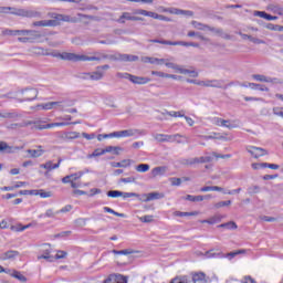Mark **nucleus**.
I'll use <instances>...</instances> for the list:
<instances>
[{
	"label": "nucleus",
	"instance_id": "f257e3e1",
	"mask_svg": "<svg viewBox=\"0 0 283 283\" xmlns=\"http://www.w3.org/2000/svg\"><path fill=\"white\" fill-rule=\"evenodd\" d=\"M0 14H14L15 17H27L28 19H36L41 17V12L27 9H17L14 7H0Z\"/></svg>",
	"mask_w": 283,
	"mask_h": 283
},
{
	"label": "nucleus",
	"instance_id": "f03ea898",
	"mask_svg": "<svg viewBox=\"0 0 283 283\" xmlns=\"http://www.w3.org/2000/svg\"><path fill=\"white\" fill-rule=\"evenodd\" d=\"M95 56H97V59H99V61H122L124 63H133L135 61H138V56L137 55H132V54H120V53H116V54H106L103 52H95L94 53Z\"/></svg>",
	"mask_w": 283,
	"mask_h": 283
},
{
	"label": "nucleus",
	"instance_id": "7ed1b4c3",
	"mask_svg": "<svg viewBox=\"0 0 283 283\" xmlns=\"http://www.w3.org/2000/svg\"><path fill=\"white\" fill-rule=\"evenodd\" d=\"M56 59H61V61H72L73 63H78V61H101L98 55L87 56V55H78L76 53H57L55 54Z\"/></svg>",
	"mask_w": 283,
	"mask_h": 283
},
{
	"label": "nucleus",
	"instance_id": "20e7f679",
	"mask_svg": "<svg viewBox=\"0 0 283 283\" xmlns=\"http://www.w3.org/2000/svg\"><path fill=\"white\" fill-rule=\"evenodd\" d=\"M55 21H64L65 23H81L83 19H87V15L83 13H77L75 17L65 15V14H56L54 17Z\"/></svg>",
	"mask_w": 283,
	"mask_h": 283
},
{
	"label": "nucleus",
	"instance_id": "39448f33",
	"mask_svg": "<svg viewBox=\"0 0 283 283\" xmlns=\"http://www.w3.org/2000/svg\"><path fill=\"white\" fill-rule=\"evenodd\" d=\"M137 134H143L139 129H126L113 132V138H132V136H137Z\"/></svg>",
	"mask_w": 283,
	"mask_h": 283
},
{
	"label": "nucleus",
	"instance_id": "423d86ee",
	"mask_svg": "<svg viewBox=\"0 0 283 283\" xmlns=\"http://www.w3.org/2000/svg\"><path fill=\"white\" fill-rule=\"evenodd\" d=\"M254 81H259V83H272V85H280L282 84L281 80L277 77H270L262 74H254L252 75Z\"/></svg>",
	"mask_w": 283,
	"mask_h": 283
},
{
	"label": "nucleus",
	"instance_id": "0eeeda50",
	"mask_svg": "<svg viewBox=\"0 0 283 283\" xmlns=\"http://www.w3.org/2000/svg\"><path fill=\"white\" fill-rule=\"evenodd\" d=\"M154 138L158 143H176V138H182V135H180V134H175V135L156 134L154 136Z\"/></svg>",
	"mask_w": 283,
	"mask_h": 283
},
{
	"label": "nucleus",
	"instance_id": "6e6552de",
	"mask_svg": "<svg viewBox=\"0 0 283 283\" xmlns=\"http://www.w3.org/2000/svg\"><path fill=\"white\" fill-rule=\"evenodd\" d=\"M247 151L248 154L252 155L253 158H262V156L269 155V151H266V149L256 146H248Z\"/></svg>",
	"mask_w": 283,
	"mask_h": 283
},
{
	"label": "nucleus",
	"instance_id": "1a4fd4ad",
	"mask_svg": "<svg viewBox=\"0 0 283 283\" xmlns=\"http://www.w3.org/2000/svg\"><path fill=\"white\" fill-rule=\"evenodd\" d=\"M21 94L23 99H21L20 103H23V101H35L39 96V91L36 88H24L21 91Z\"/></svg>",
	"mask_w": 283,
	"mask_h": 283
},
{
	"label": "nucleus",
	"instance_id": "9d476101",
	"mask_svg": "<svg viewBox=\"0 0 283 283\" xmlns=\"http://www.w3.org/2000/svg\"><path fill=\"white\" fill-rule=\"evenodd\" d=\"M103 76H105V73L98 69L95 72L82 74V78H84V81H101Z\"/></svg>",
	"mask_w": 283,
	"mask_h": 283
},
{
	"label": "nucleus",
	"instance_id": "9b49d317",
	"mask_svg": "<svg viewBox=\"0 0 283 283\" xmlns=\"http://www.w3.org/2000/svg\"><path fill=\"white\" fill-rule=\"evenodd\" d=\"M35 28H54L57 25L56 20H41L33 22Z\"/></svg>",
	"mask_w": 283,
	"mask_h": 283
},
{
	"label": "nucleus",
	"instance_id": "f8f14e48",
	"mask_svg": "<svg viewBox=\"0 0 283 283\" xmlns=\"http://www.w3.org/2000/svg\"><path fill=\"white\" fill-rule=\"evenodd\" d=\"M130 83H134V85H147V83H151V78L132 75Z\"/></svg>",
	"mask_w": 283,
	"mask_h": 283
},
{
	"label": "nucleus",
	"instance_id": "ddd939ff",
	"mask_svg": "<svg viewBox=\"0 0 283 283\" xmlns=\"http://www.w3.org/2000/svg\"><path fill=\"white\" fill-rule=\"evenodd\" d=\"M143 202H151V200H160L161 198H165V195L159 193V192H149V193H144Z\"/></svg>",
	"mask_w": 283,
	"mask_h": 283
},
{
	"label": "nucleus",
	"instance_id": "4468645a",
	"mask_svg": "<svg viewBox=\"0 0 283 283\" xmlns=\"http://www.w3.org/2000/svg\"><path fill=\"white\" fill-rule=\"evenodd\" d=\"M208 87H214L216 90H227V86H224V80H208Z\"/></svg>",
	"mask_w": 283,
	"mask_h": 283
},
{
	"label": "nucleus",
	"instance_id": "2eb2a0df",
	"mask_svg": "<svg viewBox=\"0 0 283 283\" xmlns=\"http://www.w3.org/2000/svg\"><path fill=\"white\" fill-rule=\"evenodd\" d=\"M27 154H29L30 158H41L45 150H43V146H38V149H28Z\"/></svg>",
	"mask_w": 283,
	"mask_h": 283
},
{
	"label": "nucleus",
	"instance_id": "dca6fc26",
	"mask_svg": "<svg viewBox=\"0 0 283 283\" xmlns=\"http://www.w3.org/2000/svg\"><path fill=\"white\" fill-rule=\"evenodd\" d=\"M19 113L17 112H7V111H2L0 112V118H7L9 120H14L15 118H19Z\"/></svg>",
	"mask_w": 283,
	"mask_h": 283
},
{
	"label": "nucleus",
	"instance_id": "f3484780",
	"mask_svg": "<svg viewBox=\"0 0 283 283\" xmlns=\"http://www.w3.org/2000/svg\"><path fill=\"white\" fill-rule=\"evenodd\" d=\"M192 283H207V275L202 272L196 273L191 279Z\"/></svg>",
	"mask_w": 283,
	"mask_h": 283
},
{
	"label": "nucleus",
	"instance_id": "a211bd4d",
	"mask_svg": "<svg viewBox=\"0 0 283 283\" xmlns=\"http://www.w3.org/2000/svg\"><path fill=\"white\" fill-rule=\"evenodd\" d=\"M153 177L157 178V176H165L167 174V166L155 167L151 170Z\"/></svg>",
	"mask_w": 283,
	"mask_h": 283
},
{
	"label": "nucleus",
	"instance_id": "6ab92c4d",
	"mask_svg": "<svg viewBox=\"0 0 283 283\" xmlns=\"http://www.w3.org/2000/svg\"><path fill=\"white\" fill-rule=\"evenodd\" d=\"M19 251L17 250H9L1 254L2 260H14V258H18Z\"/></svg>",
	"mask_w": 283,
	"mask_h": 283
},
{
	"label": "nucleus",
	"instance_id": "aec40b11",
	"mask_svg": "<svg viewBox=\"0 0 283 283\" xmlns=\"http://www.w3.org/2000/svg\"><path fill=\"white\" fill-rule=\"evenodd\" d=\"M14 151V147L8 145L6 142H0V153L2 154H12Z\"/></svg>",
	"mask_w": 283,
	"mask_h": 283
},
{
	"label": "nucleus",
	"instance_id": "412c9836",
	"mask_svg": "<svg viewBox=\"0 0 283 283\" xmlns=\"http://www.w3.org/2000/svg\"><path fill=\"white\" fill-rule=\"evenodd\" d=\"M114 255H134V253H138V251L133 249L126 250H113Z\"/></svg>",
	"mask_w": 283,
	"mask_h": 283
},
{
	"label": "nucleus",
	"instance_id": "4be33fe9",
	"mask_svg": "<svg viewBox=\"0 0 283 283\" xmlns=\"http://www.w3.org/2000/svg\"><path fill=\"white\" fill-rule=\"evenodd\" d=\"M172 45H182L184 48H200V44L195 42L174 41Z\"/></svg>",
	"mask_w": 283,
	"mask_h": 283
},
{
	"label": "nucleus",
	"instance_id": "5701e85b",
	"mask_svg": "<svg viewBox=\"0 0 283 283\" xmlns=\"http://www.w3.org/2000/svg\"><path fill=\"white\" fill-rule=\"evenodd\" d=\"M179 74H189L191 76V78H198V76H199L198 71L182 69V66L179 69Z\"/></svg>",
	"mask_w": 283,
	"mask_h": 283
},
{
	"label": "nucleus",
	"instance_id": "b1692460",
	"mask_svg": "<svg viewBox=\"0 0 283 283\" xmlns=\"http://www.w3.org/2000/svg\"><path fill=\"white\" fill-rule=\"evenodd\" d=\"M251 90H259V92H269V87L264 84L249 83Z\"/></svg>",
	"mask_w": 283,
	"mask_h": 283
},
{
	"label": "nucleus",
	"instance_id": "393cba45",
	"mask_svg": "<svg viewBox=\"0 0 283 283\" xmlns=\"http://www.w3.org/2000/svg\"><path fill=\"white\" fill-rule=\"evenodd\" d=\"M197 165H205V163H213V156L196 157Z\"/></svg>",
	"mask_w": 283,
	"mask_h": 283
},
{
	"label": "nucleus",
	"instance_id": "a878e982",
	"mask_svg": "<svg viewBox=\"0 0 283 283\" xmlns=\"http://www.w3.org/2000/svg\"><path fill=\"white\" fill-rule=\"evenodd\" d=\"M129 165H132V160L130 159H124V160L118 161V163H113L112 167L125 168V167H129Z\"/></svg>",
	"mask_w": 283,
	"mask_h": 283
},
{
	"label": "nucleus",
	"instance_id": "bb28decb",
	"mask_svg": "<svg viewBox=\"0 0 283 283\" xmlns=\"http://www.w3.org/2000/svg\"><path fill=\"white\" fill-rule=\"evenodd\" d=\"M105 213H112L113 216H116L117 218H127L125 213L116 212L114 209L109 207H104Z\"/></svg>",
	"mask_w": 283,
	"mask_h": 283
},
{
	"label": "nucleus",
	"instance_id": "cd10ccee",
	"mask_svg": "<svg viewBox=\"0 0 283 283\" xmlns=\"http://www.w3.org/2000/svg\"><path fill=\"white\" fill-rule=\"evenodd\" d=\"M219 229H238V224L233 221H229L227 223H221L218 226Z\"/></svg>",
	"mask_w": 283,
	"mask_h": 283
},
{
	"label": "nucleus",
	"instance_id": "c85d7f7f",
	"mask_svg": "<svg viewBox=\"0 0 283 283\" xmlns=\"http://www.w3.org/2000/svg\"><path fill=\"white\" fill-rule=\"evenodd\" d=\"M29 39H31V43H34V41H36V39H41V33H39L38 31L34 30H29Z\"/></svg>",
	"mask_w": 283,
	"mask_h": 283
},
{
	"label": "nucleus",
	"instance_id": "c756f323",
	"mask_svg": "<svg viewBox=\"0 0 283 283\" xmlns=\"http://www.w3.org/2000/svg\"><path fill=\"white\" fill-rule=\"evenodd\" d=\"M186 167H193V165H197L196 157L195 158H184L180 161Z\"/></svg>",
	"mask_w": 283,
	"mask_h": 283
},
{
	"label": "nucleus",
	"instance_id": "7c9ffc66",
	"mask_svg": "<svg viewBox=\"0 0 283 283\" xmlns=\"http://www.w3.org/2000/svg\"><path fill=\"white\" fill-rule=\"evenodd\" d=\"M186 200H189V202H202V200H205V197L187 195Z\"/></svg>",
	"mask_w": 283,
	"mask_h": 283
},
{
	"label": "nucleus",
	"instance_id": "2f4dec72",
	"mask_svg": "<svg viewBox=\"0 0 283 283\" xmlns=\"http://www.w3.org/2000/svg\"><path fill=\"white\" fill-rule=\"evenodd\" d=\"M11 277H15V280H19V282H28V279L19 271H13Z\"/></svg>",
	"mask_w": 283,
	"mask_h": 283
},
{
	"label": "nucleus",
	"instance_id": "473e14b6",
	"mask_svg": "<svg viewBox=\"0 0 283 283\" xmlns=\"http://www.w3.org/2000/svg\"><path fill=\"white\" fill-rule=\"evenodd\" d=\"M136 171L139 174H146V171H149V165L148 164H139L136 166Z\"/></svg>",
	"mask_w": 283,
	"mask_h": 283
},
{
	"label": "nucleus",
	"instance_id": "72a5a7b5",
	"mask_svg": "<svg viewBox=\"0 0 283 283\" xmlns=\"http://www.w3.org/2000/svg\"><path fill=\"white\" fill-rule=\"evenodd\" d=\"M67 125H71V124L70 123H65V122H61V123L46 124L44 127H46V129H52V127H65Z\"/></svg>",
	"mask_w": 283,
	"mask_h": 283
},
{
	"label": "nucleus",
	"instance_id": "f704fd0d",
	"mask_svg": "<svg viewBox=\"0 0 283 283\" xmlns=\"http://www.w3.org/2000/svg\"><path fill=\"white\" fill-rule=\"evenodd\" d=\"M206 255H207V258H219V259L224 258V254L222 252H213V250H209L206 253Z\"/></svg>",
	"mask_w": 283,
	"mask_h": 283
},
{
	"label": "nucleus",
	"instance_id": "c9c22d12",
	"mask_svg": "<svg viewBox=\"0 0 283 283\" xmlns=\"http://www.w3.org/2000/svg\"><path fill=\"white\" fill-rule=\"evenodd\" d=\"M55 105H59V104L49 102V103H44V104H39L36 107H41V109H54Z\"/></svg>",
	"mask_w": 283,
	"mask_h": 283
},
{
	"label": "nucleus",
	"instance_id": "e433bc0d",
	"mask_svg": "<svg viewBox=\"0 0 283 283\" xmlns=\"http://www.w3.org/2000/svg\"><path fill=\"white\" fill-rule=\"evenodd\" d=\"M138 220H139L140 222L146 223V224H149L150 222H154V216H151V214H146V216H144V217H138Z\"/></svg>",
	"mask_w": 283,
	"mask_h": 283
},
{
	"label": "nucleus",
	"instance_id": "4c0bfd02",
	"mask_svg": "<svg viewBox=\"0 0 283 283\" xmlns=\"http://www.w3.org/2000/svg\"><path fill=\"white\" fill-rule=\"evenodd\" d=\"M149 43H160V45H174V41L158 39L149 40Z\"/></svg>",
	"mask_w": 283,
	"mask_h": 283
},
{
	"label": "nucleus",
	"instance_id": "58836bf2",
	"mask_svg": "<svg viewBox=\"0 0 283 283\" xmlns=\"http://www.w3.org/2000/svg\"><path fill=\"white\" fill-rule=\"evenodd\" d=\"M119 198H124V200H127V198H140V195L136 192H123Z\"/></svg>",
	"mask_w": 283,
	"mask_h": 283
},
{
	"label": "nucleus",
	"instance_id": "ea45409f",
	"mask_svg": "<svg viewBox=\"0 0 283 283\" xmlns=\"http://www.w3.org/2000/svg\"><path fill=\"white\" fill-rule=\"evenodd\" d=\"M241 253H245V250H238L234 252H229V253L224 254V258H228V260H233V258H235V255H240Z\"/></svg>",
	"mask_w": 283,
	"mask_h": 283
},
{
	"label": "nucleus",
	"instance_id": "a19ab883",
	"mask_svg": "<svg viewBox=\"0 0 283 283\" xmlns=\"http://www.w3.org/2000/svg\"><path fill=\"white\" fill-rule=\"evenodd\" d=\"M98 156H105L104 149L96 148L93 154L88 155L87 158H96Z\"/></svg>",
	"mask_w": 283,
	"mask_h": 283
},
{
	"label": "nucleus",
	"instance_id": "79ce46f5",
	"mask_svg": "<svg viewBox=\"0 0 283 283\" xmlns=\"http://www.w3.org/2000/svg\"><path fill=\"white\" fill-rule=\"evenodd\" d=\"M122 195H123V191L120 190H111V191H107L106 193L108 198H120Z\"/></svg>",
	"mask_w": 283,
	"mask_h": 283
},
{
	"label": "nucleus",
	"instance_id": "37998d69",
	"mask_svg": "<svg viewBox=\"0 0 283 283\" xmlns=\"http://www.w3.org/2000/svg\"><path fill=\"white\" fill-rule=\"evenodd\" d=\"M112 151H123V148L118 146H107L104 148V154H112Z\"/></svg>",
	"mask_w": 283,
	"mask_h": 283
},
{
	"label": "nucleus",
	"instance_id": "c03bdc74",
	"mask_svg": "<svg viewBox=\"0 0 283 283\" xmlns=\"http://www.w3.org/2000/svg\"><path fill=\"white\" fill-rule=\"evenodd\" d=\"M221 127H227V129H235V125L232 124L229 119H223L221 122Z\"/></svg>",
	"mask_w": 283,
	"mask_h": 283
},
{
	"label": "nucleus",
	"instance_id": "a18cd8bd",
	"mask_svg": "<svg viewBox=\"0 0 283 283\" xmlns=\"http://www.w3.org/2000/svg\"><path fill=\"white\" fill-rule=\"evenodd\" d=\"M280 169V165L277 164H269V163H262V169Z\"/></svg>",
	"mask_w": 283,
	"mask_h": 283
},
{
	"label": "nucleus",
	"instance_id": "49530a36",
	"mask_svg": "<svg viewBox=\"0 0 283 283\" xmlns=\"http://www.w3.org/2000/svg\"><path fill=\"white\" fill-rule=\"evenodd\" d=\"M166 67H169L170 70H176V72H179L180 73V65L178 64H175L172 62H166L165 63Z\"/></svg>",
	"mask_w": 283,
	"mask_h": 283
},
{
	"label": "nucleus",
	"instance_id": "de8ad7c7",
	"mask_svg": "<svg viewBox=\"0 0 283 283\" xmlns=\"http://www.w3.org/2000/svg\"><path fill=\"white\" fill-rule=\"evenodd\" d=\"M41 169H46V171L53 170L52 160L46 161L45 164L40 165Z\"/></svg>",
	"mask_w": 283,
	"mask_h": 283
},
{
	"label": "nucleus",
	"instance_id": "09e8293b",
	"mask_svg": "<svg viewBox=\"0 0 283 283\" xmlns=\"http://www.w3.org/2000/svg\"><path fill=\"white\" fill-rule=\"evenodd\" d=\"M120 182H124L125 185H129V184L136 182V178L135 177L122 178L119 179L118 184L120 185Z\"/></svg>",
	"mask_w": 283,
	"mask_h": 283
},
{
	"label": "nucleus",
	"instance_id": "8fccbe9b",
	"mask_svg": "<svg viewBox=\"0 0 283 283\" xmlns=\"http://www.w3.org/2000/svg\"><path fill=\"white\" fill-rule=\"evenodd\" d=\"M84 174H85V172H83V171H78V172H75V174H71V175H70V176H71V180L74 182V181H76V180L83 178V175H84Z\"/></svg>",
	"mask_w": 283,
	"mask_h": 283
},
{
	"label": "nucleus",
	"instance_id": "3c124183",
	"mask_svg": "<svg viewBox=\"0 0 283 283\" xmlns=\"http://www.w3.org/2000/svg\"><path fill=\"white\" fill-rule=\"evenodd\" d=\"M170 182H171L172 187H180V185H182V179L172 177V178H170Z\"/></svg>",
	"mask_w": 283,
	"mask_h": 283
},
{
	"label": "nucleus",
	"instance_id": "603ef678",
	"mask_svg": "<svg viewBox=\"0 0 283 283\" xmlns=\"http://www.w3.org/2000/svg\"><path fill=\"white\" fill-rule=\"evenodd\" d=\"M134 14H140L142 17H149L150 11H147L145 9H136L134 11Z\"/></svg>",
	"mask_w": 283,
	"mask_h": 283
},
{
	"label": "nucleus",
	"instance_id": "864d4df0",
	"mask_svg": "<svg viewBox=\"0 0 283 283\" xmlns=\"http://www.w3.org/2000/svg\"><path fill=\"white\" fill-rule=\"evenodd\" d=\"M144 63H150L151 65H156L158 57H149L145 56L143 57Z\"/></svg>",
	"mask_w": 283,
	"mask_h": 283
},
{
	"label": "nucleus",
	"instance_id": "5fc2aeb1",
	"mask_svg": "<svg viewBox=\"0 0 283 283\" xmlns=\"http://www.w3.org/2000/svg\"><path fill=\"white\" fill-rule=\"evenodd\" d=\"M231 205V200L220 201L214 205V209H221V207H229Z\"/></svg>",
	"mask_w": 283,
	"mask_h": 283
},
{
	"label": "nucleus",
	"instance_id": "6e6d98bb",
	"mask_svg": "<svg viewBox=\"0 0 283 283\" xmlns=\"http://www.w3.org/2000/svg\"><path fill=\"white\" fill-rule=\"evenodd\" d=\"M248 193H250V196H253V193H260V186H251L248 189Z\"/></svg>",
	"mask_w": 283,
	"mask_h": 283
},
{
	"label": "nucleus",
	"instance_id": "4d7b16f0",
	"mask_svg": "<svg viewBox=\"0 0 283 283\" xmlns=\"http://www.w3.org/2000/svg\"><path fill=\"white\" fill-rule=\"evenodd\" d=\"M40 198H52V191L39 190Z\"/></svg>",
	"mask_w": 283,
	"mask_h": 283
},
{
	"label": "nucleus",
	"instance_id": "13d9d810",
	"mask_svg": "<svg viewBox=\"0 0 283 283\" xmlns=\"http://www.w3.org/2000/svg\"><path fill=\"white\" fill-rule=\"evenodd\" d=\"M105 138H114V133H109V134H99L97 136V140H105Z\"/></svg>",
	"mask_w": 283,
	"mask_h": 283
},
{
	"label": "nucleus",
	"instance_id": "bf43d9fd",
	"mask_svg": "<svg viewBox=\"0 0 283 283\" xmlns=\"http://www.w3.org/2000/svg\"><path fill=\"white\" fill-rule=\"evenodd\" d=\"M205 28H207V30H209L210 32H213L214 34H218V35H220V34H222V29H220V28H213V27H205Z\"/></svg>",
	"mask_w": 283,
	"mask_h": 283
},
{
	"label": "nucleus",
	"instance_id": "052dcab7",
	"mask_svg": "<svg viewBox=\"0 0 283 283\" xmlns=\"http://www.w3.org/2000/svg\"><path fill=\"white\" fill-rule=\"evenodd\" d=\"M72 105H74V101L72 99L62 101V109H65V107H72Z\"/></svg>",
	"mask_w": 283,
	"mask_h": 283
},
{
	"label": "nucleus",
	"instance_id": "680f3d73",
	"mask_svg": "<svg viewBox=\"0 0 283 283\" xmlns=\"http://www.w3.org/2000/svg\"><path fill=\"white\" fill-rule=\"evenodd\" d=\"M221 218L218 216L211 217L208 221V224H218V222H221Z\"/></svg>",
	"mask_w": 283,
	"mask_h": 283
},
{
	"label": "nucleus",
	"instance_id": "e2e57ef3",
	"mask_svg": "<svg viewBox=\"0 0 283 283\" xmlns=\"http://www.w3.org/2000/svg\"><path fill=\"white\" fill-rule=\"evenodd\" d=\"M273 114H274V116H280L281 118H283V107L282 108L274 107Z\"/></svg>",
	"mask_w": 283,
	"mask_h": 283
},
{
	"label": "nucleus",
	"instance_id": "0e129e2a",
	"mask_svg": "<svg viewBox=\"0 0 283 283\" xmlns=\"http://www.w3.org/2000/svg\"><path fill=\"white\" fill-rule=\"evenodd\" d=\"M117 78H126L128 81H132V74H129V73H117Z\"/></svg>",
	"mask_w": 283,
	"mask_h": 283
},
{
	"label": "nucleus",
	"instance_id": "69168bd1",
	"mask_svg": "<svg viewBox=\"0 0 283 283\" xmlns=\"http://www.w3.org/2000/svg\"><path fill=\"white\" fill-rule=\"evenodd\" d=\"M212 156H213V158H222V159L231 158V154L220 155L216 151L212 153Z\"/></svg>",
	"mask_w": 283,
	"mask_h": 283
},
{
	"label": "nucleus",
	"instance_id": "338daca9",
	"mask_svg": "<svg viewBox=\"0 0 283 283\" xmlns=\"http://www.w3.org/2000/svg\"><path fill=\"white\" fill-rule=\"evenodd\" d=\"M272 10H273L274 12H276V14L283 15V8H282V7H280V6H277V4H274V6H272Z\"/></svg>",
	"mask_w": 283,
	"mask_h": 283
},
{
	"label": "nucleus",
	"instance_id": "774afa93",
	"mask_svg": "<svg viewBox=\"0 0 283 283\" xmlns=\"http://www.w3.org/2000/svg\"><path fill=\"white\" fill-rule=\"evenodd\" d=\"M117 281L116 275L112 274L103 283H116Z\"/></svg>",
	"mask_w": 283,
	"mask_h": 283
}]
</instances>
